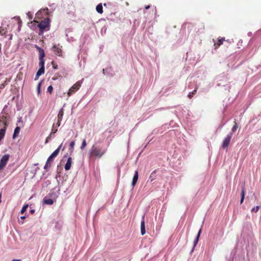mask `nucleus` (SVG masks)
<instances>
[{"mask_svg": "<svg viewBox=\"0 0 261 261\" xmlns=\"http://www.w3.org/2000/svg\"><path fill=\"white\" fill-rule=\"evenodd\" d=\"M107 152V149L98 145H93L89 151L90 158H102Z\"/></svg>", "mask_w": 261, "mask_h": 261, "instance_id": "1", "label": "nucleus"}, {"mask_svg": "<svg viewBox=\"0 0 261 261\" xmlns=\"http://www.w3.org/2000/svg\"><path fill=\"white\" fill-rule=\"evenodd\" d=\"M38 27L39 29V35L43 33L44 31H47L49 30L50 28V19L48 18L44 19L41 21L38 25Z\"/></svg>", "mask_w": 261, "mask_h": 261, "instance_id": "2", "label": "nucleus"}, {"mask_svg": "<svg viewBox=\"0 0 261 261\" xmlns=\"http://www.w3.org/2000/svg\"><path fill=\"white\" fill-rule=\"evenodd\" d=\"M81 86V83L79 81L77 82L75 84H74L69 90L67 95L68 96H70L73 93H74L76 91H77L80 87Z\"/></svg>", "mask_w": 261, "mask_h": 261, "instance_id": "3", "label": "nucleus"}, {"mask_svg": "<svg viewBox=\"0 0 261 261\" xmlns=\"http://www.w3.org/2000/svg\"><path fill=\"white\" fill-rule=\"evenodd\" d=\"M10 158L8 154H5L0 160V170L3 169L7 165Z\"/></svg>", "mask_w": 261, "mask_h": 261, "instance_id": "4", "label": "nucleus"}, {"mask_svg": "<svg viewBox=\"0 0 261 261\" xmlns=\"http://www.w3.org/2000/svg\"><path fill=\"white\" fill-rule=\"evenodd\" d=\"M232 136V133H230L229 134L227 135V136L225 137L221 144L222 148H223V149L227 148L228 146L229 145Z\"/></svg>", "mask_w": 261, "mask_h": 261, "instance_id": "5", "label": "nucleus"}, {"mask_svg": "<svg viewBox=\"0 0 261 261\" xmlns=\"http://www.w3.org/2000/svg\"><path fill=\"white\" fill-rule=\"evenodd\" d=\"M36 48L39 53V63H45L44 60L45 53L44 50L38 46H36Z\"/></svg>", "mask_w": 261, "mask_h": 261, "instance_id": "6", "label": "nucleus"}, {"mask_svg": "<svg viewBox=\"0 0 261 261\" xmlns=\"http://www.w3.org/2000/svg\"><path fill=\"white\" fill-rule=\"evenodd\" d=\"M62 46L58 45H54L52 47V50L54 54L58 56L62 57Z\"/></svg>", "mask_w": 261, "mask_h": 261, "instance_id": "7", "label": "nucleus"}, {"mask_svg": "<svg viewBox=\"0 0 261 261\" xmlns=\"http://www.w3.org/2000/svg\"><path fill=\"white\" fill-rule=\"evenodd\" d=\"M146 232L145 231V215H144L142 218V221L141 222V233L143 236L145 234Z\"/></svg>", "mask_w": 261, "mask_h": 261, "instance_id": "8", "label": "nucleus"}, {"mask_svg": "<svg viewBox=\"0 0 261 261\" xmlns=\"http://www.w3.org/2000/svg\"><path fill=\"white\" fill-rule=\"evenodd\" d=\"M225 41V38L224 37H219L218 38V42L214 43L215 49H217L220 45H221L223 42Z\"/></svg>", "mask_w": 261, "mask_h": 261, "instance_id": "9", "label": "nucleus"}, {"mask_svg": "<svg viewBox=\"0 0 261 261\" xmlns=\"http://www.w3.org/2000/svg\"><path fill=\"white\" fill-rule=\"evenodd\" d=\"M4 127L3 128H1L0 129V142L2 140V139L4 138L5 134H6V127H7V122L5 121L4 123Z\"/></svg>", "mask_w": 261, "mask_h": 261, "instance_id": "10", "label": "nucleus"}, {"mask_svg": "<svg viewBox=\"0 0 261 261\" xmlns=\"http://www.w3.org/2000/svg\"><path fill=\"white\" fill-rule=\"evenodd\" d=\"M40 68L37 72V75H39L40 76L44 73V63H39Z\"/></svg>", "mask_w": 261, "mask_h": 261, "instance_id": "11", "label": "nucleus"}, {"mask_svg": "<svg viewBox=\"0 0 261 261\" xmlns=\"http://www.w3.org/2000/svg\"><path fill=\"white\" fill-rule=\"evenodd\" d=\"M71 164H72V158L71 157H69L68 158L66 164H65V170L67 171L70 169L71 166Z\"/></svg>", "mask_w": 261, "mask_h": 261, "instance_id": "12", "label": "nucleus"}, {"mask_svg": "<svg viewBox=\"0 0 261 261\" xmlns=\"http://www.w3.org/2000/svg\"><path fill=\"white\" fill-rule=\"evenodd\" d=\"M138 176H139L138 171H136L135 172V174L134 175L133 178L132 182V185L133 187H134L136 185V184L137 182V180L138 179Z\"/></svg>", "mask_w": 261, "mask_h": 261, "instance_id": "13", "label": "nucleus"}, {"mask_svg": "<svg viewBox=\"0 0 261 261\" xmlns=\"http://www.w3.org/2000/svg\"><path fill=\"white\" fill-rule=\"evenodd\" d=\"M64 109L62 108L60 109V110L59 112L58 115V120H59V121H61L64 115Z\"/></svg>", "mask_w": 261, "mask_h": 261, "instance_id": "14", "label": "nucleus"}, {"mask_svg": "<svg viewBox=\"0 0 261 261\" xmlns=\"http://www.w3.org/2000/svg\"><path fill=\"white\" fill-rule=\"evenodd\" d=\"M245 185H244L242 187V191H241V201H240L241 204H242L244 201V198H245Z\"/></svg>", "mask_w": 261, "mask_h": 261, "instance_id": "15", "label": "nucleus"}, {"mask_svg": "<svg viewBox=\"0 0 261 261\" xmlns=\"http://www.w3.org/2000/svg\"><path fill=\"white\" fill-rule=\"evenodd\" d=\"M96 10L99 14H102L103 13V8L102 4L100 3L97 5L96 7Z\"/></svg>", "mask_w": 261, "mask_h": 261, "instance_id": "16", "label": "nucleus"}, {"mask_svg": "<svg viewBox=\"0 0 261 261\" xmlns=\"http://www.w3.org/2000/svg\"><path fill=\"white\" fill-rule=\"evenodd\" d=\"M43 203L46 204L51 205L54 203V201L52 199H50V198L47 199L46 197H45L43 199Z\"/></svg>", "mask_w": 261, "mask_h": 261, "instance_id": "17", "label": "nucleus"}, {"mask_svg": "<svg viewBox=\"0 0 261 261\" xmlns=\"http://www.w3.org/2000/svg\"><path fill=\"white\" fill-rule=\"evenodd\" d=\"M8 32L7 29L6 28H4L2 27H0V34L1 35H5L6 37V34Z\"/></svg>", "mask_w": 261, "mask_h": 261, "instance_id": "18", "label": "nucleus"}, {"mask_svg": "<svg viewBox=\"0 0 261 261\" xmlns=\"http://www.w3.org/2000/svg\"><path fill=\"white\" fill-rule=\"evenodd\" d=\"M197 89L198 87L196 86L195 89L192 92H190L189 93L188 96L189 98H191L193 96V95H194L196 93Z\"/></svg>", "mask_w": 261, "mask_h": 261, "instance_id": "19", "label": "nucleus"}, {"mask_svg": "<svg viewBox=\"0 0 261 261\" xmlns=\"http://www.w3.org/2000/svg\"><path fill=\"white\" fill-rule=\"evenodd\" d=\"M20 127L17 126L15 128V130H14V134H13V138H15L16 137V136L18 135V134H19V132H20Z\"/></svg>", "mask_w": 261, "mask_h": 261, "instance_id": "20", "label": "nucleus"}, {"mask_svg": "<svg viewBox=\"0 0 261 261\" xmlns=\"http://www.w3.org/2000/svg\"><path fill=\"white\" fill-rule=\"evenodd\" d=\"M60 152V148H58L57 149H56L51 154L53 156L54 158L56 157L59 153Z\"/></svg>", "mask_w": 261, "mask_h": 261, "instance_id": "21", "label": "nucleus"}, {"mask_svg": "<svg viewBox=\"0 0 261 261\" xmlns=\"http://www.w3.org/2000/svg\"><path fill=\"white\" fill-rule=\"evenodd\" d=\"M201 232V229H200L199 231H198V233L197 234V236L196 237V239L194 241V246H195L196 245V244L197 243L198 241V240H199V238L200 237V233Z\"/></svg>", "mask_w": 261, "mask_h": 261, "instance_id": "22", "label": "nucleus"}, {"mask_svg": "<svg viewBox=\"0 0 261 261\" xmlns=\"http://www.w3.org/2000/svg\"><path fill=\"white\" fill-rule=\"evenodd\" d=\"M74 145H75V142L74 141L70 142V145H69V149L70 150H71V152H72L73 150V148H74Z\"/></svg>", "mask_w": 261, "mask_h": 261, "instance_id": "23", "label": "nucleus"}, {"mask_svg": "<svg viewBox=\"0 0 261 261\" xmlns=\"http://www.w3.org/2000/svg\"><path fill=\"white\" fill-rule=\"evenodd\" d=\"M28 206H29V205L28 204H26L24 205H23V206L22 207V208L21 210V213L23 214L27 210Z\"/></svg>", "mask_w": 261, "mask_h": 261, "instance_id": "24", "label": "nucleus"}, {"mask_svg": "<svg viewBox=\"0 0 261 261\" xmlns=\"http://www.w3.org/2000/svg\"><path fill=\"white\" fill-rule=\"evenodd\" d=\"M237 128H238V125H237L236 122L235 121L234 125L233 126V127L231 129V131H232L231 133L232 134L233 133H234L236 130V129H237Z\"/></svg>", "mask_w": 261, "mask_h": 261, "instance_id": "25", "label": "nucleus"}, {"mask_svg": "<svg viewBox=\"0 0 261 261\" xmlns=\"http://www.w3.org/2000/svg\"><path fill=\"white\" fill-rule=\"evenodd\" d=\"M87 145V143H86V141L85 139H84L83 141V142H82V145L81 146V149H84L86 146Z\"/></svg>", "mask_w": 261, "mask_h": 261, "instance_id": "26", "label": "nucleus"}, {"mask_svg": "<svg viewBox=\"0 0 261 261\" xmlns=\"http://www.w3.org/2000/svg\"><path fill=\"white\" fill-rule=\"evenodd\" d=\"M54 157L53 156L51 155H50L48 158L47 159V163H50L51 162H52L54 159Z\"/></svg>", "mask_w": 261, "mask_h": 261, "instance_id": "27", "label": "nucleus"}, {"mask_svg": "<svg viewBox=\"0 0 261 261\" xmlns=\"http://www.w3.org/2000/svg\"><path fill=\"white\" fill-rule=\"evenodd\" d=\"M259 206H255L254 207H253L252 209H251V212H254V213H256L258 212V210H259Z\"/></svg>", "mask_w": 261, "mask_h": 261, "instance_id": "28", "label": "nucleus"}, {"mask_svg": "<svg viewBox=\"0 0 261 261\" xmlns=\"http://www.w3.org/2000/svg\"><path fill=\"white\" fill-rule=\"evenodd\" d=\"M57 130H58V129H57V128L55 127V124H53L52 132H51V133L50 134L51 135L52 134H55L57 132Z\"/></svg>", "mask_w": 261, "mask_h": 261, "instance_id": "29", "label": "nucleus"}, {"mask_svg": "<svg viewBox=\"0 0 261 261\" xmlns=\"http://www.w3.org/2000/svg\"><path fill=\"white\" fill-rule=\"evenodd\" d=\"M53 91V87L52 86H49L47 88V92L50 94H51Z\"/></svg>", "mask_w": 261, "mask_h": 261, "instance_id": "30", "label": "nucleus"}, {"mask_svg": "<svg viewBox=\"0 0 261 261\" xmlns=\"http://www.w3.org/2000/svg\"><path fill=\"white\" fill-rule=\"evenodd\" d=\"M49 164L50 163H47V162L46 163V164L45 165L44 167V168L45 170H47L50 167V165H49Z\"/></svg>", "mask_w": 261, "mask_h": 261, "instance_id": "31", "label": "nucleus"}, {"mask_svg": "<svg viewBox=\"0 0 261 261\" xmlns=\"http://www.w3.org/2000/svg\"><path fill=\"white\" fill-rule=\"evenodd\" d=\"M41 84V83H39L37 86V91H38V94H39L40 92Z\"/></svg>", "mask_w": 261, "mask_h": 261, "instance_id": "32", "label": "nucleus"}, {"mask_svg": "<svg viewBox=\"0 0 261 261\" xmlns=\"http://www.w3.org/2000/svg\"><path fill=\"white\" fill-rule=\"evenodd\" d=\"M155 173V171H153L151 174H150V178H151L150 179V181L152 182L153 180H154V178H152V175Z\"/></svg>", "mask_w": 261, "mask_h": 261, "instance_id": "33", "label": "nucleus"}, {"mask_svg": "<svg viewBox=\"0 0 261 261\" xmlns=\"http://www.w3.org/2000/svg\"><path fill=\"white\" fill-rule=\"evenodd\" d=\"M51 137V134H50L49 135V136L47 137L45 142L47 143L49 141V140L50 139Z\"/></svg>", "mask_w": 261, "mask_h": 261, "instance_id": "34", "label": "nucleus"}, {"mask_svg": "<svg viewBox=\"0 0 261 261\" xmlns=\"http://www.w3.org/2000/svg\"><path fill=\"white\" fill-rule=\"evenodd\" d=\"M60 124H61V121H59V120H58V122H57V123L56 124L57 127L60 126Z\"/></svg>", "mask_w": 261, "mask_h": 261, "instance_id": "35", "label": "nucleus"}, {"mask_svg": "<svg viewBox=\"0 0 261 261\" xmlns=\"http://www.w3.org/2000/svg\"><path fill=\"white\" fill-rule=\"evenodd\" d=\"M39 76H40V75H37V74L36 73V75H35V80H37Z\"/></svg>", "mask_w": 261, "mask_h": 261, "instance_id": "36", "label": "nucleus"}, {"mask_svg": "<svg viewBox=\"0 0 261 261\" xmlns=\"http://www.w3.org/2000/svg\"><path fill=\"white\" fill-rule=\"evenodd\" d=\"M145 8L146 9H148L150 8V6L149 5L146 6Z\"/></svg>", "mask_w": 261, "mask_h": 261, "instance_id": "37", "label": "nucleus"}, {"mask_svg": "<svg viewBox=\"0 0 261 261\" xmlns=\"http://www.w3.org/2000/svg\"><path fill=\"white\" fill-rule=\"evenodd\" d=\"M4 87V85L3 84L0 86V88H1V89L3 88Z\"/></svg>", "mask_w": 261, "mask_h": 261, "instance_id": "38", "label": "nucleus"}, {"mask_svg": "<svg viewBox=\"0 0 261 261\" xmlns=\"http://www.w3.org/2000/svg\"><path fill=\"white\" fill-rule=\"evenodd\" d=\"M20 218H21V219H24L25 218V216H21V217H20Z\"/></svg>", "mask_w": 261, "mask_h": 261, "instance_id": "39", "label": "nucleus"}, {"mask_svg": "<svg viewBox=\"0 0 261 261\" xmlns=\"http://www.w3.org/2000/svg\"><path fill=\"white\" fill-rule=\"evenodd\" d=\"M12 261H21L20 259H13Z\"/></svg>", "mask_w": 261, "mask_h": 261, "instance_id": "40", "label": "nucleus"}, {"mask_svg": "<svg viewBox=\"0 0 261 261\" xmlns=\"http://www.w3.org/2000/svg\"><path fill=\"white\" fill-rule=\"evenodd\" d=\"M62 144H61L58 148H60V150L61 149V148H62Z\"/></svg>", "mask_w": 261, "mask_h": 261, "instance_id": "41", "label": "nucleus"}, {"mask_svg": "<svg viewBox=\"0 0 261 261\" xmlns=\"http://www.w3.org/2000/svg\"><path fill=\"white\" fill-rule=\"evenodd\" d=\"M1 196H2V194H1V193H0V202H1Z\"/></svg>", "mask_w": 261, "mask_h": 261, "instance_id": "42", "label": "nucleus"}, {"mask_svg": "<svg viewBox=\"0 0 261 261\" xmlns=\"http://www.w3.org/2000/svg\"><path fill=\"white\" fill-rule=\"evenodd\" d=\"M31 213H33L34 212V210H31Z\"/></svg>", "mask_w": 261, "mask_h": 261, "instance_id": "43", "label": "nucleus"}, {"mask_svg": "<svg viewBox=\"0 0 261 261\" xmlns=\"http://www.w3.org/2000/svg\"><path fill=\"white\" fill-rule=\"evenodd\" d=\"M103 6H104L105 7H106V6H107V4H106V3H105V4H103Z\"/></svg>", "mask_w": 261, "mask_h": 261, "instance_id": "44", "label": "nucleus"}, {"mask_svg": "<svg viewBox=\"0 0 261 261\" xmlns=\"http://www.w3.org/2000/svg\"><path fill=\"white\" fill-rule=\"evenodd\" d=\"M54 67L55 69H57V68L56 66H54Z\"/></svg>", "mask_w": 261, "mask_h": 261, "instance_id": "45", "label": "nucleus"}, {"mask_svg": "<svg viewBox=\"0 0 261 261\" xmlns=\"http://www.w3.org/2000/svg\"><path fill=\"white\" fill-rule=\"evenodd\" d=\"M12 39V35H11L10 37V39Z\"/></svg>", "mask_w": 261, "mask_h": 261, "instance_id": "46", "label": "nucleus"}, {"mask_svg": "<svg viewBox=\"0 0 261 261\" xmlns=\"http://www.w3.org/2000/svg\"><path fill=\"white\" fill-rule=\"evenodd\" d=\"M190 86V85H188L189 88H191V87Z\"/></svg>", "mask_w": 261, "mask_h": 261, "instance_id": "47", "label": "nucleus"}]
</instances>
